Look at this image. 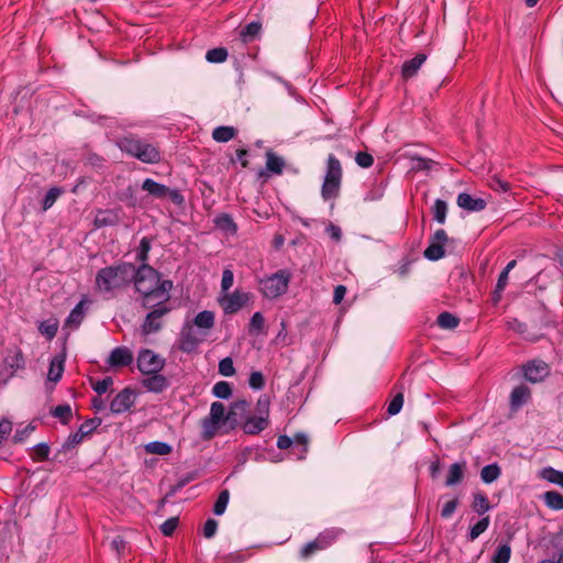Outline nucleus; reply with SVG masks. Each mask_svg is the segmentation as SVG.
<instances>
[{
  "label": "nucleus",
  "mask_w": 563,
  "mask_h": 563,
  "mask_svg": "<svg viewBox=\"0 0 563 563\" xmlns=\"http://www.w3.org/2000/svg\"><path fill=\"white\" fill-rule=\"evenodd\" d=\"M133 279L135 290L141 295L142 307H153V301L169 300L173 282L161 279L159 273L148 264L135 267L133 264Z\"/></svg>",
  "instance_id": "nucleus-1"
},
{
  "label": "nucleus",
  "mask_w": 563,
  "mask_h": 563,
  "mask_svg": "<svg viewBox=\"0 0 563 563\" xmlns=\"http://www.w3.org/2000/svg\"><path fill=\"white\" fill-rule=\"evenodd\" d=\"M133 276V264L120 263L101 268L96 276V285L101 291L111 292L129 286Z\"/></svg>",
  "instance_id": "nucleus-2"
},
{
  "label": "nucleus",
  "mask_w": 563,
  "mask_h": 563,
  "mask_svg": "<svg viewBox=\"0 0 563 563\" xmlns=\"http://www.w3.org/2000/svg\"><path fill=\"white\" fill-rule=\"evenodd\" d=\"M119 148L145 164H157L162 159L161 151L153 144L129 134L118 140Z\"/></svg>",
  "instance_id": "nucleus-3"
},
{
  "label": "nucleus",
  "mask_w": 563,
  "mask_h": 563,
  "mask_svg": "<svg viewBox=\"0 0 563 563\" xmlns=\"http://www.w3.org/2000/svg\"><path fill=\"white\" fill-rule=\"evenodd\" d=\"M342 180V166L340 161L330 154L327 161V172L321 187V196L324 200L335 199L340 194Z\"/></svg>",
  "instance_id": "nucleus-4"
},
{
  "label": "nucleus",
  "mask_w": 563,
  "mask_h": 563,
  "mask_svg": "<svg viewBox=\"0 0 563 563\" xmlns=\"http://www.w3.org/2000/svg\"><path fill=\"white\" fill-rule=\"evenodd\" d=\"M153 307H143L148 310V313L141 325V330L144 335L158 332L163 327L162 319L172 311L169 300H156L153 301Z\"/></svg>",
  "instance_id": "nucleus-5"
},
{
  "label": "nucleus",
  "mask_w": 563,
  "mask_h": 563,
  "mask_svg": "<svg viewBox=\"0 0 563 563\" xmlns=\"http://www.w3.org/2000/svg\"><path fill=\"white\" fill-rule=\"evenodd\" d=\"M290 278L289 272L278 271L261 280V290L266 298H277L287 291Z\"/></svg>",
  "instance_id": "nucleus-6"
},
{
  "label": "nucleus",
  "mask_w": 563,
  "mask_h": 563,
  "mask_svg": "<svg viewBox=\"0 0 563 563\" xmlns=\"http://www.w3.org/2000/svg\"><path fill=\"white\" fill-rule=\"evenodd\" d=\"M165 364V358L150 349H142L139 352L137 368L144 375L159 373Z\"/></svg>",
  "instance_id": "nucleus-7"
},
{
  "label": "nucleus",
  "mask_w": 563,
  "mask_h": 563,
  "mask_svg": "<svg viewBox=\"0 0 563 563\" xmlns=\"http://www.w3.org/2000/svg\"><path fill=\"white\" fill-rule=\"evenodd\" d=\"M250 300V294L235 289L233 292H225L220 296L219 305L225 314H234L241 310Z\"/></svg>",
  "instance_id": "nucleus-8"
},
{
  "label": "nucleus",
  "mask_w": 563,
  "mask_h": 563,
  "mask_svg": "<svg viewBox=\"0 0 563 563\" xmlns=\"http://www.w3.org/2000/svg\"><path fill=\"white\" fill-rule=\"evenodd\" d=\"M522 373L528 382L536 384L550 375V367L542 360H532L522 365Z\"/></svg>",
  "instance_id": "nucleus-9"
},
{
  "label": "nucleus",
  "mask_w": 563,
  "mask_h": 563,
  "mask_svg": "<svg viewBox=\"0 0 563 563\" xmlns=\"http://www.w3.org/2000/svg\"><path fill=\"white\" fill-rule=\"evenodd\" d=\"M135 399V391L130 387H125L110 401V411L114 415L124 413L134 406Z\"/></svg>",
  "instance_id": "nucleus-10"
},
{
  "label": "nucleus",
  "mask_w": 563,
  "mask_h": 563,
  "mask_svg": "<svg viewBox=\"0 0 563 563\" xmlns=\"http://www.w3.org/2000/svg\"><path fill=\"white\" fill-rule=\"evenodd\" d=\"M448 241L446 232L443 229H439L430 239V244L424 250L423 255L430 261H438L445 254L444 245Z\"/></svg>",
  "instance_id": "nucleus-11"
},
{
  "label": "nucleus",
  "mask_w": 563,
  "mask_h": 563,
  "mask_svg": "<svg viewBox=\"0 0 563 563\" xmlns=\"http://www.w3.org/2000/svg\"><path fill=\"white\" fill-rule=\"evenodd\" d=\"M206 334L207 333L205 332L199 336L196 334L191 325L184 327L179 334V350L185 353H191L205 340Z\"/></svg>",
  "instance_id": "nucleus-12"
},
{
  "label": "nucleus",
  "mask_w": 563,
  "mask_h": 563,
  "mask_svg": "<svg viewBox=\"0 0 563 563\" xmlns=\"http://www.w3.org/2000/svg\"><path fill=\"white\" fill-rule=\"evenodd\" d=\"M133 362V353L126 346H118L113 349L107 360V364L111 368H122L131 365Z\"/></svg>",
  "instance_id": "nucleus-13"
},
{
  "label": "nucleus",
  "mask_w": 563,
  "mask_h": 563,
  "mask_svg": "<svg viewBox=\"0 0 563 563\" xmlns=\"http://www.w3.org/2000/svg\"><path fill=\"white\" fill-rule=\"evenodd\" d=\"M251 404L244 399L231 404L227 419L232 427L242 423L250 416Z\"/></svg>",
  "instance_id": "nucleus-14"
},
{
  "label": "nucleus",
  "mask_w": 563,
  "mask_h": 563,
  "mask_svg": "<svg viewBox=\"0 0 563 563\" xmlns=\"http://www.w3.org/2000/svg\"><path fill=\"white\" fill-rule=\"evenodd\" d=\"M457 206L468 212H478L486 208L487 202L483 198H476L467 192H461L456 199Z\"/></svg>",
  "instance_id": "nucleus-15"
},
{
  "label": "nucleus",
  "mask_w": 563,
  "mask_h": 563,
  "mask_svg": "<svg viewBox=\"0 0 563 563\" xmlns=\"http://www.w3.org/2000/svg\"><path fill=\"white\" fill-rule=\"evenodd\" d=\"M241 424L245 434L255 435L267 429L269 426V419L256 415H250Z\"/></svg>",
  "instance_id": "nucleus-16"
},
{
  "label": "nucleus",
  "mask_w": 563,
  "mask_h": 563,
  "mask_svg": "<svg viewBox=\"0 0 563 563\" xmlns=\"http://www.w3.org/2000/svg\"><path fill=\"white\" fill-rule=\"evenodd\" d=\"M531 397V390L528 386L521 384L519 386H516L511 394L509 399V406L512 411H517L519 408H521L523 405L528 402V400Z\"/></svg>",
  "instance_id": "nucleus-17"
},
{
  "label": "nucleus",
  "mask_w": 563,
  "mask_h": 563,
  "mask_svg": "<svg viewBox=\"0 0 563 563\" xmlns=\"http://www.w3.org/2000/svg\"><path fill=\"white\" fill-rule=\"evenodd\" d=\"M142 385L147 391L159 394L168 388L169 383L164 375L156 373L147 375V377L142 380Z\"/></svg>",
  "instance_id": "nucleus-18"
},
{
  "label": "nucleus",
  "mask_w": 563,
  "mask_h": 563,
  "mask_svg": "<svg viewBox=\"0 0 563 563\" xmlns=\"http://www.w3.org/2000/svg\"><path fill=\"white\" fill-rule=\"evenodd\" d=\"M465 470H466L465 461L453 463L449 467L448 475H446L445 483H444L445 486L450 487V486L460 484L464 478Z\"/></svg>",
  "instance_id": "nucleus-19"
},
{
  "label": "nucleus",
  "mask_w": 563,
  "mask_h": 563,
  "mask_svg": "<svg viewBox=\"0 0 563 563\" xmlns=\"http://www.w3.org/2000/svg\"><path fill=\"white\" fill-rule=\"evenodd\" d=\"M101 424L100 418H93L80 424L77 432L73 434V443H80L89 437Z\"/></svg>",
  "instance_id": "nucleus-20"
},
{
  "label": "nucleus",
  "mask_w": 563,
  "mask_h": 563,
  "mask_svg": "<svg viewBox=\"0 0 563 563\" xmlns=\"http://www.w3.org/2000/svg\"><path fill=\"white\" fill-rule=\"evenodd\" d=\"M426 60V54H417L413 58L406 60L401 67L402 77L405 79L413 77Z\"/></svg>",
  "instance_id": "nucleus-21"
},
{
  "label": "nucleus",
  "mask_w": 563,
  "mask_h": 563,
  "mask_svg": "<svg viewBox=\"0 0 563 563\" xmlns=\"http://www.w3.org/2000/svg\"><path fill=\"white\" fill-rule=\"evenodd\" d=\"M92 305V300L88 297H84L76 306L73 308V331L77 329L88 310Z\"/></svg>",
  "instance_id": "nucleus-22"
},
{
  "label": "nucleus",
  "mask_w": 563,
  "mask_h": 563,
  "mask_svg": "<svg viewBox=\"0 0 563 563\" xmlns=\"http://www.w3.org/2000/svg\"><path fill=\"white\" fill-rule=\"evenodd\" d=\"M120 221V217L114 210H100L95 218L96 228L115 225Z\"/></svg>",
  "instance_id": "nucleus-23"
},
{
  "label": "nucleus",
  "mask_w": 563,
  "mask_h": 563,
  "mask_svg": "<svg viewBox=\"0 0 563 563\" xmlns=\"http://www.w3.org/2000/svg\"><path fill=\"white\" fill-rule=\"evenodd\" d=\"M142 189L147 191L151 196L155 198H164L167 196L168 187L159 184L151 178H146L142 184Z\"/></svg>",
  "instance_id": "nucleus-24"
},
{
  "label": "nucleus",
  "mask_w": 563,
  "mask_h": 563,
  "mask_svg": "<svg viewBox=\"0 0 563 563\" xmlns=\"http://www.w3.org/2000/svg\"><path fill=\"white\" fill-rule=\"evenodd\" d=\"M65 358H66V354L63 353V355L56 356L52 360L49 368H48V373H47V378L49 382L56 383L60 379L62 374L64 372Z\"/></svg>",
  "instance_id": "nucleus-25"
},
{
  "label": "nucleus",
  "mask_w": 563,
  "mask_h": 563,
  "mask_svg": "<svg viewBox=\"0 0 563 563\" xmlns=\"http://www.w3.org/2000/svg\"><path fill=\"white\" fill-rule=\"evenodd\" d=\"M236 134L238 130L234 126L221 125L213 129L212 139L218 143H227L234 139Z\"/></svg>",
  "instance_id": "nucleus-26"
},
{
  "label": "nucleus",
  "mask_w": 563,
  "mask_h": 563,
  "mask_svg": "<svg viewBox=\"0 0 563 563\" xmlns=\"http://www.w3.org/2000/svg\"><path fill=\"white\" fill-rule=\"evenodd\" d=\"M214 313L210 310H203L194 318V325L201 330L209 331L214 325Z\"/></svg>",
  "instance_id": "nucleus-27"
},
{
  "label": "nucleus",
  "mask_w": 563,
  "mask_h": 563,
  "mask_svg": "<svg viewBox=\"0 0 563 563\" xmlns=\"http://www.w3.org/2000/svg\"><path fill=\"white\" fill-rule=\"evenodd\" d=\"M285 167L283 157L276 155L273 151L266 152V169L273 174L280 175Z\"/></svg>",
  "instance_id": "nucleus-28"
},
{
  "label": "nucleus",
  "mask_w": 563,
  "mask_h": 563,
  "mask_svg": "<svg viewBox=\"0 0 563 563\" xmlns=\"http://www.w3.org/2000/svg\"><path fill=\"white\" fill-rule=\"evenodd\" d=\"M216 227L231 235L236 234L238 225L232 217L228 213H222L214 219Z\"/></svg>",
  "instance_id": "nucleus-29"
},
{
  "label": "nucleus",
  "mask_w": 563,
  "mask_h": 563,
  "mask_svg": "<svg viewBox=\"0 0 563 563\" xmlns=\"http://www.w3.org/2000/svg\"><path fill=\"white\" fill-rule=\"evenodd\" d=\"M221 426L222 424L220 422H218L209 417H206L205 419H202V421H201V427H202L201 438H202V440L209 441V440L213 439Z\"/></svg>",
  "instance_id": "nucleus-30"
},
{
  "label": "nucleus",
  "mask_w": 563,
  "mask_h": 563,
  "mask_svg": "<svg viewBox=\"0 0 563 563\" xmlns=\"http://www.w3.org/2000/svg\"><path fill=\"white\" fill-rule=\"evenodd\" d=\"M540 478L561 486L563 488V472L551 466L544 467L539 473Z\"/></svg>",
  "instance_id": "nucleus-31"
},
{
  "label": "nucleus",
  "mask_w": 563,
  "mask_h": 563,
  "mask_svg": "<svg viewBox=\"0 0 563 563\" xmlns=\"http://www.w3.org/2000/svg\"><path fill=\"white\" fill-rule=\"evenodd\" d=\"M262 24L260 22H251L246 24L240 32V36L243 43L253 41L261 32Z\"/></svg>",
  "instance_id": "nucleus-32"
},
{
  "label": "nucleus",
  "mask_w": 563,
  "mask_h": 563,
  "mask_svg": "<svg viewBox=\"0 0 563 563\" xmlns=\"http://www.w3.org/2000/svg\"><path fill=\"white\" fill-rule=\"evenodd\" d=\"M544 504L553 510L563 509V495L555 490H550L543 495Z\"/></svg>",
  "instance_id": "nucleus-33"
},
{
  "label": "nucleus",
  "mask_w": 563,
  "mask_h": 563,
  "mask_svg": "<svg viewBox=\"0 0 563 563\" xmlns=\"http://www.w3.org/2000/svg\"><path fill=\"white\" fill-rule=\"evenodd\" d=\"M511 556V547L509 542L500 543L492 559L493 563H508Z\"/></svg>",
  "instance_id": "nucleus-34"
},
{
  "label": "nucleus",
  "mask_w": 563,
  "mask_h": 563,
  "mask_svg": "<svg viewBox=\"0 0 563 563\" xmlns=\"http://www.w3.org/2000/svg\"><path fill=\"white\" fill-rule=\"evenodd\" d=\"M339 531L336 530H324L319 533V536L314 539L319 549L324 550L329 548L338 538Z\"/></svg>",
  "instance_id": "nucleus-35"
},
{
  "label": "nucleus",
  "mask_w": 563,
  "mask_h": 563,
  "mask_svg": "<svg viewBox=\"0 0 563 563\" xmlns=\"http://www.w3.org/2000/svg\"><path fill=\"white\" fill-rule=\"evenodd\" d=\"M172 446L162 441H153L145 445V452L155 455H168L172 452Z\"/></svg>",
  "instance_id": "nucleus-36"
},
{
  "label": "nucleus",
  "mask_w": 563,
  "mask_h": 563,
  "mask_svg": "<svg viewBox=\"0 0 563 563\" xmlns=\"http://www.w3.org/2000/svg\"><path fill=\"white\" fill-rule=\"evenodd\" d=\"M499 476L500 467L496 463L488 464L481 471V479L486 484L495 482Z\"/></svg>",
  "instance_id": "nucleus-37"
},
{
  "label": "nucleus",
  "mask_w": 563,
  "mask_h": 563,
  "mask_svg": "<svg viewBox=\"0 0 563 563\" xmlns=\"http://www.w3.org/2000/svg\"><path fill=\"white\" fill-rule=\"evenodd\" d=\"M490 519L488 516L479 519L474 526L470 528L467 539L470 541L476 540L482 533H484L489 527Z\"/></svg>",
  "instance_id": "nucleus-38"
},
{
  "label": "nucleus",
  "mask_w": 563,
  "mask_h": 563,
  "mask_svg": "<svg viewBox=\"0 0 563 563\" xmlns=\"http://www.w3.org/2000/svg\"><path fill=\"white\" fill-rule=\"evenodd\" d=\"M208 417L220 422L221 424L229 422V419H227L225 407L220 401H214L211 404Z\"/></svg>",
  "instance_id": "nucleus-39"
},
{
  "label": "nucleus",
  "mask_w": 563,
  "mask_h": 563,
  "mask_svg": "<svg viewBox=\"0 0 563 563\" xmlns=\"http://www.w3.org/2000/svg\"><path fill=\"white\" fill-rule=\"evenodd\" d=\"M472 508L476 514L481 516L487 512L490 509V504L487 496L483 493L475 494Z\"/></svg>",
  "instance_id": "nucleus-40"
},
{
  "label": "nucleus",
  "mask_w": 563,
  "mask_h": 563,
  "mask_svg": "<svg viewBox=\"0 0 563 563\" xmlns=\"http://www.w3.org/2000/svg\"><path fill=\"white\" fill-rule=\"evenodd\" d=\"M448 205L442 199H437L432 207L433 219L443 224L446 220Z\"/></svg>",
  "instance_id": "nucleus-41"
},
{
  "label": "nucleus",
  "mask_w": 563,
  "mask_h": 563,
  "mask_svg": "<svg viewBox=\"0 0 563 563\" xmlns=\"http://www.w3.org/2000/svg\"><path fill=\"white\" fill-rule=\"evenodd\" d=\"M264 324H265L264 316L261 312H255L252 316L250 323H249V333L251 335H258L263 331Z\"/></svg>",
  "instance_id": "nucleus-42"
},
{
  "label": "nucleus",
  "mask_w": 563,
  "mask_h": 563,
  "mask_svg": "<svg viewBox=\"0 0 563 563\" xmlns=\"http://www.w3.org/2000/svg\"><path fill=\"white\" fill-rule=\"evenodd\" d=\"M438 324L442 329H454L459 325V319L450 312H441L438 316Z\"/></svg>",
  "instance_id": "nucleus-43"
},
{
  "label": "nucleus",
  "mask_w": 563,
  "mask_h": 563,
  "mask_svg": "<svg viewBox=\"0 0 563 563\" xmlns=\"http://www.w3.org/2000/svg\"><path fill=\"white\" fill-rule=\"evenodd\" d=\"M212 394L221 399H229L232 396V387L228 382H218L213 385Z\"/></svg>",
  "instance_id": "nucleus-44"
},
{
  "label": "nucleus",
  "mask_w": 563,
  "mask_h": 563,
  "mask_svg": "<svg viewBox=\"0 0 563 563\" xmlns=\"http://www.w3.org/2000/svg\"><path fill=\"white\" fill-rule=\"evenodd\" d=\"M229 498H230V493L228 489H224L222 490L219 495H218V498L214 503V506H213V514L216 516H221L224 514L225 509H227V506H228V503H229Z\"/></svg>",
  "instance_id": "nucleus-45"
},
{
  "label": "nucleus",
  "mask_w": 563,
  "mask_h": 563,
  "mask_svg": "<svg viewBox=\"0 0 563 563\" xmlns=\"http://www.w3.org/2000/svg\"><path fill=\"white\" fill-rule=\"evenodd\" d=\"M228 58V51L224 47H216L209 49L206 54V59L209 63H223Z\"/></svg>",
  "instance_id": "nucleus-46"
},
{
  "label": "nucleus",
  "mask_w": 563,
  "mask_h": 563,
  "mask_svg": "<svg viewBox=\"0 0 563 563\" xmlns=\"http://www.w3.org/2000/svg\"><path fill=\"white\" fill-rule=\"evenodd\" d=\"M269 397L266 395H262L256 402V416L265 417L269 419Z\"/></svg>",
  "instance_id": "nucleus-47"
},
{
  "label": "nucleus",
  "mask_w": 563,
  "mask_h": 563,
  "mask_svg": "<svg viewBox=\"0 0 563 563\" xmlns=\"http://www.w3.org/2000/svg\"><path fill=\"white\" fill-rule=\"evenodd\" d=\"M151 250V241L147 238H143L140 242V246L136 252V260L142 264H146L148 258V252Z\"/></svg>",
  "instance_id": "nucleus-48"
},
{
  "label": "nucleus",
  "mask_w": 563,
  "mask_h": 563,
  "mask_svg": "<svg viewBox=\"0 0 563 563\" xmlns=\"http://www.w3.org/2000/svg\"><path fill=\"white\" fill-rule=\"evenodd\" d=\"M178 523V517H170L161 525L159 530L163 533V536L170 537L177 529Z\"/></svg>",
  "instance_id": "nucleus-49"
},
{
  "label": "nucleus",
  "mask_w": 563,
  "mask_h": 563,
  "mask_svg": "<svg viewBox=\"0 0 563 563\" xmlns=\"http://www.w3.org/2000/svg\"><path fill=\"white\" fill-rule=\"evenodd\" d=\"M40 332L47 339L55 336L57 332V322L53 320L43 321L38 327Z\"/></svg>",
  "instance_id": "nucleus-50"
},
{
  "label": "nucleus",
  "mask_w": 563,
  "mask_h": 563,
  "mask_svg": "<svg viewBox=\"0 0 563 563\" xmlns=\"http://www.w3.org/2000/svg\"><path fill=\"white\" fill-rule=\"evenodd\" d=\"M249 385L254 390L263 389L265 386L264 375L258 371L252 372L249 377Z\"/></svg>",
  "instance_id": "nucleus-51"
},
{
  "label": "nucleus",
  "mask_w": 563,
  "mask_h": 563,
  "mask_svg": "<svg viewBox=\"0 0 563 563\" xmlns=\"http://www.w3.org/2000/svg\"><path fill=\"white\" fill-rule=\"evenodd\" d=\"M402 405H404V395L401 391H399L398 394H396L394 396V398L389 402V405L387 407V412L390 416H395L401 410Z\"/></svg>",
  "instance_id": "nucleus-52"
},
{
  "label": "nucleus",
  "mask_w": 563,
  "mask_h": 563,
  "mask_svg": "<svg viewBox=\"0 0 563 563\" xmlns=\"http://www.w3.org/2000/svg\"><path fill=\"white\" fill-rule=\"evenodd\" d=\"M60 194L62 190L59 188H51L43 199V210L46 211L49 209L55 203Z\"/></svg>",
  "instance_id": "nucleus-53"
},
{
  "label": "nucleus",
  "mask_w": 563,
  "mask_h": 563,
  "mask_svg": "<svg viewBox=\"0 0 563 563\" xmlns=\"http://www.w3.org/2000/svg\"><path fill=\"white\" fill-rule=\"evenodd\" d=\"M113 385V378L111 376H107L102 379H99L92 383L93 390L101 396L107 393V390Z\"/></svg>",
  "instance_id": "nucleus-54"
},
{
  "label": "nucleus",
  "mask_w": 563,
  "mask_h": 563,
  "mask_svg": "<svg viewBox=\"0 0 563 563\" xmlns=\"http://www.w3.org/2000/svg\"><path fill=\"white\" fill-rule=\"evenodd\" d=\"M234 274L230 268H225L222 273L221 279V295L229 292V289L233 286Z\"/></svg>",
  "instance_id": "nucleus-55"
},
{
  "label": "nucleus",
  "mask_w": 563,
  "mask_h": 563,
  "mask_svg": "<svg viewBox=\"0 0 563 563\" xmlns=\"http://www.w3.org/2000/svg\"><path fill=\"white\" fill-rule=\"evenodd\" d=\"M219 373L225 377H230L235 374L232 358L225 357L219 362Z\"/></svg>",
  "instance_id": "nucleus-56"
},
{
  "label": "nucleus",
  "mask_w": 563,
  "mask_h": 563,
  "mask_svg": "<svg viewBox=\"0 0 563 563\" xmlns=\"http://www.w3.org/2000/svg\"><path fill=\"white\" fill-rule=\"evenodd\" d=\"M52 415L66 424L70 417V407L68 405L57 406L52 410Z\"/></svg>",
  "instance_id": "nucleus-57"
},
{
  "label": "nucleus",
  "mask_w": 563,
  "mask_h": 563,
  "mask_svg": "<svg viewBox=\"0 0 563 563\" xmlns=\"http://www.w3.org/2000/svg\"><path fill=\"white\" fill-rule=\"evenodd\" d=\"M35 429H36V426L33 422H30L27 426H25L22 429H16V431L13 435V441L14 442L24 441Z\"/></svg>",
  "instance_id": "nucleus-58"
},
{
  "label": "nucleus",
  "mask_w": 563,
  "mask_h": 563,
  "mask_svg": "<svg viewBox=\"0 0 563 563\" xmlns=\"http://www.w3.org/2000/svg\"><path fill=\"white\" fill-rule=\"evenodd\" d=\"M356 164L362 168H368L373 165L374 158L367 152H357L355 156Z\"/></svg>",
  "instance_id": "nucleus-59"
},
{
  "label": "nucleus",
  "mask_w": 563,
  "mask_h": 563,
  "mask_svg": "<svg viewBox=\"0 0 563 563\" xmlns=\"http://www.w3.org/2000/svg\"><path fill=\"white\" fill-rule=\"evenodd\" d=\"M508 273L503 271L499 276H498V280H497V284H496V288H495V291H494V295H495V300H498L499 297H500V294L504 291V289L506 288L507 284H508Z\"/></svg>",
  "instance_id": "nucleus-60"
},
{
  "label": "nucleus",
  "mask_w": 563,
  "mask_h": 563,
  "mask_svg": "<svg viewBox=\"0 0 563 563\" xmlns=\"http://www.w3.org/2000/svg\"><path fill=\"white\" fill-rule=\"evenodd\" d=\"M459 506V499L454 498L452 500L446 501L441 509L442 518H450Z\"/></svg>",
  "instance_id": "nucleus-61"
},
{
  "label": "nucleus",
  "mask_w": 563,
  "mask_h": 563,
  "mask_svg": "<svg viewBox=\"0 0 563 563\" xmlns=\"http://www.w3.org/2000/svg\"><path fill=\"white\" fill-rule=\"evenodd\" d=\"M318 551H321V549H319L316 540L310 541L301 548L300 558H302L305 560L309 559L311 555H313Z\"/></svg>",
  "instance_id": "nucleus-62"
},
{
  "label": "nucleus",
  "mask_w": 563,
  "mask_h": 563,
  "mask_svg": "<svg viewBox=\"0 0 563 563\" xmlns=\"http://www.w3.org/2000/svg\"><path fill=\"white\" fill-rule=\"evenodd\" d=\"M413 165L412 168L417 170H429L433 164L432 159L415 157L412 158Z\"/></svg>",
  "instance_id": "nucleus-63"
},
{
  "label": "nucleus",
  "mask_w": 563,
  "mask_h": 563,
  "mask_svg": "<svg viewBox=\"0 0 563 563\" xmlns=\"http://www.w3.org/2000/svg\"><path fill=\"white\" fill-rule=\"evenodd\" d=\"M490 187L495 191L507 192L510 190V184L497 177L492 179Z\"/></svg>",
  "instance_id": "nucleus-64"
}]
</instances>
